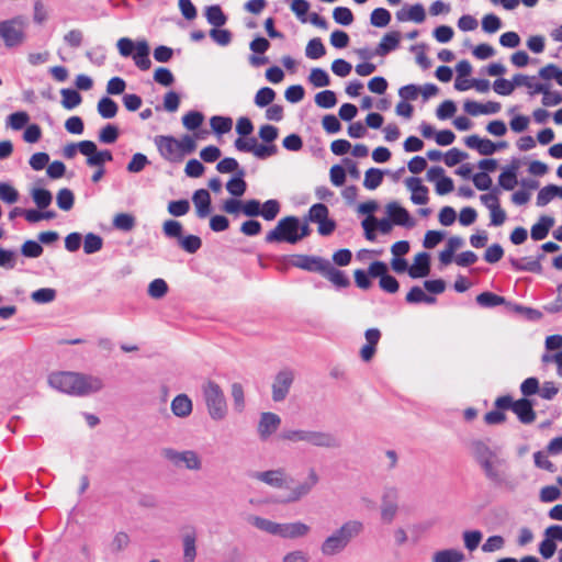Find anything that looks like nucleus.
<instances>
[{"label":"nucleus","instance_id":"14","mask_svg":"<svg viewBox=\"0 0 562 562\" xmlns=\"http://www.w3.org/2000/svg\"><path fill=\"white\" fill-rule=\"evenodd\" d=\"M294 381V372L291 369H283L277 373L272 383V400L282 402L288 396Z\"/></svg>","mask_w":562,"mask_h":562},{"label":"nucleus","instance_id":"58","mask_svg":"<svg viewBox=\"0 0 562 562\" xmlns=\"http://www.w3.org/2000/svg\"><path fill=\"white\" fill-rule=\"evenodd\" d=\"M476 302L483 307H494L503 304L505 299L492 292H483L476 296Z\"/></svg>","mask_w":562,"mask_h":562},{"label":"nucleus","instance_id":"56","mask_svg":"<svg viewBox=\"0 0 562 562\" xmlns=\"http://www.w3.org/2000/svg\"><path fill=\"white\" fill-rule=\"evenodd\" d=\"M280 207L281 206L278 200H267L261 205L260 216H262L266 221H273L280 213Z\"/></svg>","mask_w":562,"mask_h":562},{"label":"nucleus","instance_id":"52","mask_svg":"<svg viewBox=\"0 0 562 562\" xmlns=\"http://www.w3.org/2000/svg\"><path fill=\"white\" fill-rule=\"evenodd\" d=\"M113 226L120 231L130 232L135 226V217L128 213H119L113 218Z\"/></svg>","mask_w":562,"mask_h":562},{"label":"nucleus","instance_id":"8","mask_svg":"<svg viewBox=\"0 0 562 562\" xmlns=\"http://www.w3.org/2000/svg\"><path fill=\"white\" fill-rule=\"evenodd\" d=\"M165 459L172 463L176 468H183L189 471H201L203 461L201 456L194 450H176L172 448H165L161 451Z\"/></svg>","mask_w":562,"mask_h":562},{"label":"nucleus","instance_id":"53","mask_svg":"<svg viewBox=\"0 0 562 562\" xmlns=\"http://www.w3.org/2000/svg\"><path fill=\"white\" fill-rule=\"evenodd\" d=\"M543 91H539L542 94L541 103L544 106H555L562 103V93L559 91H550V87L543 83Z\"/></svg>","mask_w":562,"mask_h":562},{"label":"nucleus","instance_id":"63","mask_svg":"<svg viewBox=\"0 0 562 562\" xmlns=\"http://www.w3.org/2000/svg\"><path fill=\"white\" fill-rule=\"evenodd\" d=\"M333 18L336 23L341 25H350L353 22V14L349 8L337 7L333 11Z\"/></svg>","mask_w":562,"mask_h":562},{"label":"nucleus","instance_id":"47","mask_svg":"<svg viewBox=\"0 0 562 562\" xmlns=\"http://www.w3.org/2000/svg\"><path fill=\"white\" fill-rule=\"evenodd\" d=\"M31 195L34 203L41 210L46 209L53 200L52 193L48 190L42 188L33 189Z\"/></svg>","mask_w":562,"mask_h":562},{"label":"nucleus","instance_id":"54","mask_svg":"<svg viewBox=\"0 0 562 562\" xmlns=\"http://www.w3.org/2000/svg\"><path fill=\"white\" fill-rule=\"evenodd\" d=\"M178 241L179 246L188 254H195L202 246L201 238L195 235L182 236Z\"/></svg>","mask_w":562,"mask_h":562},{"label":"nucleus","instance_id":"50","mask_svg":"<svg viewBox=\"0 0 562 562\" xmlns=\"http://www.w3.org/2000/svg\"><path fill=\"white\" fill-rule=\"evenodd\" d=\"M168 292V284L164 279H155L149 285L147 293L151 299L159 300Z\"/></svg>","mask_w":562,"mask_h":562},{"label":"nucleus","instance_id":"46","mask_svg":"<svg viewBox=\"0 0 562 562\" xmlns=\"http://www.w3.org/2000/svg\"><path fill=\"white\" fill-rule=\"evenodd\" d=\"M517 167L513 166L504 170L498 177L499 186L505 190H513L517 184Z\"/></svg>","mask_w":562,"mask_h":562},{"label":"nucleus","instance_id":"45","mask_svg":"<svg viewBox=\"0 0 562 562\" xmlns=\"http://www.w3.org/2000/svg\"><path fill=\"white\" fill-rule=\"evenodd\" d=\"M60 93L63 97L61 104L67 110H71L81 103L82 98L77 90L63 89Z\"/></svg>","mask_w":562,"mask_h":562},{"label":"nucleus","instance_id":"23","mask_svg":"<svg viewBox=\"0 0 562 562\" xmlns=\"http://www.w3.org/2000/svg\"><path fill=\"white\" fill-rule=\"evenodd\" d=\"M406 187L412 191L411 200L414 204L423 205L428 202V189L416 177H409L405 180Z\"/></svg>","mask_w":562,"mask_h":562},{"label":"nucleus","instance_id":"62","mask_svg":"<svg viewBox=\"0 0 562 562\" xmlns=\"http://www.w3.org/2000/svg\"><path fill=\"white\" fill-rule=\"evenodd\" d=\"M328 218V207L323 203H316L311 206L307 220L313 223H319Z\"/></svg>","mask_w":562,"mask_h":562},{"label":"nucleus","instance_id":"44","mask_svg":"<svg viewBox=\"0 0 562 562\" xmlns=\"http://www.w3.org/2000/svg\"><path fill=\"white\" fill-rule=\"evenodd\" d=\"M383 180V171L378 168H370L366 171L363 186L368 190L376 189Z\"/></svg>","mask_w":562,"mask_h":562},{"label":"nucleus","instance_id":"39","mask_svg":"<svg viewBox=\"0 0 562 562\" xmlns=\"http://www.w3.org/2000/svg\"><path fill=\"white\" fill-rule=\"evenodd\" d=\"M205 16L207 22L214 27H221L227 21V16L224 14L220 5L207 7Z\"/></svg>","mask_w":562,"mask_h":562},{"label":"nucleus","instance_id":"18","mask_svg":"<svg viewBox=\"0 0 562 562\" xmlns=\"http://www.w3.org/2000/svg\"><path fill=\"white\" fill-rule=\"evenodd\" d=\"M366 345L360 349V357L364 362H369L375 355L376 345L381 339V331L378 328H369L364 333Z\"/></svg>","mask_w":562,"mask_h":562},{"label":"nucleus","instance_id":"6","mask_svg":"<svg viewBox=\"0 0 562 562\" xmlns=\"http://www.w3.org/2000/svg\"><path fill=\"white\" fill-rule=\"evenodd\" d=\"M202 392L210 417L216 422L223 420L227 415V404L221 386L209 380L202 385Z\"/></svg>","mask_w":562,"mask_h":562},{"label":"nucleus","instance_id":"57","mask_svg":"<svg viewBox=\"0 0 562 562\" xmlns=\"http://www.w3.org/2000/svg\"><path fill=\"white\" fill-rule=\"evenodd\" d=\"M57 205L63 211H69L74 206L75 196L71 190L64 188L60 189L56 196Z\"/></svg>","mask_w":562,"mask_h":562},{"label":"nucleus","instance_id":"59","mask_svg":"<svg viewBox=\"0 0 562 562\" xmlns=\"http://www.w3.org/2000/svg\"><path fill=\"white\" fill-rule=\"evenodd\" d=\"M276 98V92L269 87L259 89L255 95V104L259 108H265L272 103Z\"/></svg>","mask_w":562,"mask_h":562},{"label":"nucleus","instance_id":"12","mask_svg":"<svg viewBox=\"0 0 562 562\" xmlns=\"http://www.w3.org/2000/svg\"><path fill=\"white\" fill-rule=\"evenodd\" d=\"M369 274L372 278H380L379 285L383 291L392 294L398 291V281L393 276L389 274V269L385 262L373 261L369 266Z\"/></svg>","mask_w":562,"mask_h":562},{"label":"nucleus","instance_id":"15","mask_svg":"<svg viewBox=\"0 0 562 562\" xmlns=\"http://www.w3.org/2000/svg\"><path fill=\"white\" fill-rule=\"evenodd\" d=\"M155 145L161 157L169 161H179L182 159L178 139L173 136L158 135L155 137Z\"/></svg>","mask_w":562,"mask_h":562},{"label":"nucleus","instance_id":"37","mask_svg":"<svg viewBox=\"0 0 562 562\" xmlns=\"http://www.w3.org/2000/svg\"><path fill=\"white\" fill-rule=\"evenodd\" d=\"M245 170H238L235 177H233L227 183L226 189L227 191L234 195V196H241L246 189L247 183L244 180Z\"/></svg>","mask_w":562,"mask_h":562},{"label":"nucleus","instance_id":"34","mask_svg":"<svg viewBox=\"0 0 562 562\" xmlns=\"http://www.w3.org/2000/svg\"><path fill=\"white\" fill-rule=\"evenodd\" d=\"M514 85L516 87H526L529 89V94L535 95L539 93V91H543V83L537 82L536 77L527 76L522 74H517L514 76Z\"/></svg>","mask_w":562,"mask_h":562},{"label":"nucleus","instance_id":"48","mask_svg":"<svg viewBox=\"0 0 562 562\" xmlns=\"http://www.w3.org/2000/svg\"><path fill=\"white\" fill-rule=\"evenodd\" d=\"M391 21V13L384 8H376L371 12L370 23L375 27H385Z\"/></svg>","mask_w":562,"mask_h":562},{"label":"nucleus","instance_id":"7","mask_svg":"<svg viewBox=\"0 0 562 562\" xmlns=\"http://www.w3.org/2000/svg\"><path fill=\"white\" fill-rule=\"evenodd\" d=\"M300 228V220L290 215L281 218L277 226L266 235V243H289L296 244V236Z\"/></svg>","mask_w":562,"mask_h":562},{"label":"nucleus","instance_id":"49","mask_svg":"<svg viewBox=\"0 0 562 562\" xmlns=\"http://www.w3.org/2000/svg\"><path fill=\"white\" fill-rule=\"evenodd\" d=\"M308 81L314 87H327L330 83L329 75L322 68H313L308 76Z\"/></svg>","mask_w":562,"mask_h":562},{"label":"nucleus","instance_id":"33","mask_svg":"<svg viewBox=\"0 0 562 562\" xmlns=\"http://www.w3.org/2000/svg\"><path fill=\"white\" fill-rule=\"evenodd\" d=\"M323 277L328 279L337 288H347L350 285V280L341 270L335 268L328 260V266L322 273Z\"/></svg>","mask_w":562,"mask_h":562},{"label":"nucleus","instance_id":"13","mask_svg":"<svg viewBox=\"0 0 562 562\" xmlns=\"http://www.w3.org/2000/svg\"><path fill=\"white\" fill-rule=\"evenodd\" d=\"M319 476L314 468H310L307 472V477L292 487L284 498V503H296L302 498L306 497L313 488L318 484Z\"/></svg>","mask_w":562,"mask_h":562},{"label":"nucleus","instance_id":"4","mask_svg":"<svg viewBox=\"0 0 562 562\" xmlns=\"http://www.w3.org/2000/svg\"><path fill=\"white\" fill-rule=\"evenodd\" d=\"M280 438L292 443L306 442L316 448L338 449L341 447V441L337 436L324 430L285 429L281 432Z\"/></svg>","mask_w":562,"mask_h":562},{"label":"nucleus","instance_id":"1","mask_svg":"<svg viewBox=\"0 0 562 562\" xmlns=\"http://www.w3.org/2000/svg\"><path fill=\"white\" fill-rule=\"evenodd\" d=\"M48 384L57 391L75 396L94 394L104 387L102 378L75 372H54L48 376Z\"/></svg>","mask_w":562,"mask_h":562},{"label":"nucleus","instance_id":"16","mask_svg":"<svg viewBox=\"0 0 562 562\" xmlns=\"http://www.w3.org/2000/svg\"><path fill=\"white\" fill-rule=\"evenodd\" d=\"M281 418L278 414L265 412L260 414L257 426L258 437L261 441H267L280 427Z\"/></svg>","mask_w":562,"mask_h":562},{"label":"nucleus","instance_id":"41","mask_svg":"<svg viewBox=\"0 0 562 562\" xmlns=\"http://www.w3.org/2000/svg\"><path fill=\"white\" fill-rule=\"evenodd\" d=\"M326 54V48L319 37L310 40L305 48V55L310 59H319Z\"/></svg>","mask_w":562,"mask_h":562},{"label":"nucleus","instance_id":"24","mask_svg":"<svg viewBox=\"0 0 562 562\" xmlns=\"http://www.w3.org/2000/svg\"><path fill=\"white\" fill-rule=\"evenodd\" d=\"M406 187L412 191L411 200L414 204L423 205L428 202V189L416 177H409L405 180Z\"/></svg>","mask_w":562,"mask_h":562},{"label":"nucleus","instance_id":"64","mask_svg":"<svg viewBox=\"0 0 562 562\" xmlns=\"http://www.w3.org/2000/svg\"><path fill=\"white\" fill-rule=\"evenodd\" d=\"M119 133L117 126L108 124L99 132V142L102 144H113L116 142Z\"/></svg>","mask_w":562,"mask_h":562},{"label":"nucleus","instance_id":"25","mask_svg":"<svg viewBox=\"0 0 562 562\" xmlns=\"http://www.w3.org/2000/svg\"><path fill=\"white\" fill-rule=\"evenodd\" d=\"M386 212L390 216V220L395 225L408 227L414 225V223L411 221V215L408 211L401 206L397 202H390L386 205Z\"/></svg>","mask_w":562,"mask_h":562},{"label":"nucleus","instance_id":"43","mask_svg":"<svg viewBox=\"0 0 562 562\" xmlns=\"http://www.w3.org/2000/svg\"><path fill=\"white\" fill-rule=\"evenodd\" d=\"M436 301L434 296L427 295L419 286H413L406 295V302L411 304L427 303L432 304Z\"/></svg>","mask_w":562,"mask_h":562},{"label":"nucleus","instance_id":"30","mask_svg":"<svg viewBox=\"0 0 562 562\" xmlns=\"http://www.w3.org/2000/svg\"><path fill=\"white\" fill-rule=\"evenodd\" d=\"M183 562H194L196 558V531L191 529L182 536Z\"/></svg>","mask_w":562,"mask_h":562},{"label":"nucleus","instance_id":"19","mask_svg":"<svg viewBox=\"0 0 562 562\" xmlns=\"http://www.w3.org/2000/svg\"><path fill=\"white\" fill-rule=\"evenodd\" d=\"M311 527L302 521L280 524L279 536L283 539H297L307 536Z\"/></svg>","mask_w":562,"mask_h":562},{"label":"nucleus","instance_id":"3","mask_svg":"<svg viewBox=\"0 0 562 562\" xmlns=\"http://www.w3.org/2000/svg\"><path fill=\"white\" fill-rule=\"evenodd\" d=\"M475 457L488 481L495 485L505 484L507 469V461L505 458L491 450L484 443L476 445Z\"/></svg>","mask_w":562,"mask_h":562},{"label":"nucleus","instance_id":"42","mask_svg":"<svg viewBox=\"0 0 562 562\" xmlns=\"http://www.w3.org/2000/svg\"><path fill=\"white\" fill-rule=\"evenodd\" d=\"M103 247V239L94 233H88L83 240V251L87 255H92L100 251Z\"/></svg>","mask_w":562,"mask_h":562},{"label":"nucleus","instance_id":"27","mask_svg":"<svg viewBox=\"0 0 562 562\" xmlns=\"http://www.w3.org/2000/svg\"><path fill=\"white\" fill-rule=\"evenodd\" d=\"M513 412L522 424H531L536 419L532 403L527 398L515 401Z\"/></svg>","mask_w":562,"mask_h":562},{"label":"nucleus","instance_id":"29","mask_svg":"<svg viewBox=\"0 0 562 562\" xmlns=\"http://www.w3.org/2000/svg\"><path fill=\"white\" fill-rule=\"evenodd\" d=\"M133 59L140 70H148L150 68L151 61L149 59V46L146 41L136 42V49L133 54Z\"/></svg>","mask_w":562,"mask_h":562},{"label":"nucleus","instance_id":"31","mask_svg":"<svg viewBox=\"0 0 562 562\" xmlns=\"http://www.w3.org/2000/svg\"><path fill=\"white\" fill-rule=\"evenodd\" d=\"M171 412L175 416L184 418L192 413V401L186 394L177 395L171 402Z\"/></svg>","mask_w":562,"mask_h":562},{"label":"nucleus","instance_id":"35","mask_svg":"<svg viewBox=\"0 0 562 562\" xmlns=\"http://www.w3.org/2000/svg\"><path fill=\"white\" fill-rule=\"evenodd\" d=\"M543 256L541 255L538 259H530V258H520V259H516V258H512L509 261H510V265L512 267L515 269V270H519V271H529V272H536V273H539L541 272L542 270V267L540 265V259L542 258Z\"/></svg>","mask_w":562,"mask_h":562},{"label":"nucleus","instance_id":"55","mask_svg":"<svg viewBox=\"0 0 562 562\" xmlns=\"http://www.w3.org/2000/svg\"><path fill=\"white\" fill-rule=\"evenodd\" d=\"M204 115L199 111H189L182 116V124L189 131H194L203 123Z\"/></svg>","mask_w":562,"mask_h":562},{"label":"nucleus","instance_id":"10","mask_svg":"<svg viewBox=\"0 0 562 562\" xmlns=\"http://www.w3.org/2000/svg\"><path fill=\"white\" fill-rule=\"evenodd\" d=\"M250 477L273 488H288L289 482L293 481L283 468L267 471H255L250 474Z\"/></svg>","mask_w":562,"mask_h":562},{"label":"nucleus","instance_id":"36","mask_svg":"<svg viewBox=\"0 0 562 562\" xmlns=\"http://www.w3.org/2000/svg\"><path fill=\"white\" fill-rule=\"evenodd\" d=\"M248 522L261 531L272 536H279L280 522L260 516H250Z\"/></svg>","mask_w":562,"mask_h":562},{"label":"nucleus","instance_id":"28","mask_svg":"<svg viewBox=\"0 0 562 562\" xmlns=\"http://www.w3.org/2000/svg\"><path fill=\"white\" fill-rule=\"evenodd\" d=\"M401 33L397 31H392L386 33L379 45L376 46L374 54L378 56H385L392 50L396 49L400 45Z\"/></svg>","mask_w":562,"mask_h":562},{"label":"nucleus","instance_id":"22","mask_svg":"<svg viewBox=\"0 0 562 562\" xmlns=\"http://www.w3.org/2000/svg\"><path fill=\"white\" fill-rule=\"evenodd\" d=\"M430 272V256L428 252H419L415 256L414 263L408 268V276L413 279L427 277Z\"/></svg>","mask_w":562,"mask_h":562},{"label":"nucleus","instance_id":"26","mask_svg":"<svg viewBox=\"0 0 562 562\" xmlns=\"http://www.w3.org/2000/svg\"><path fill=\"white\" fill-rule=\"evenodd\" d=\"M198 217L205 218L211 213V195L207 190L199 189L192 195Z\"/></svg>","mask_w":562,"mask_h":562},{"label":"nucleus","instance_id":"9","mask_svg":"<svg viewBox=\"0 0 562 562\" xmlns=\"http://www.w3.org/2000/svg\"><path fill=\"white\" fill-rule=\"evenodd\" d=\"M400 491L395 486H386L381 495L380 515L384 524H391L398 513Z\"/></svg>","mask_w":562,"mask_h":562},{"label":"nucleus","instance_id":"38","mask_svg":"<svg viewBox=\"0 0 562 562\" xmlns=\"http://www.w3.org/2000/svg\"><path fill=\"white\" fill-rule=\"evenodd\" d=\"M98 113L103 119H112L116 115L119 106L114 100L109 97H103L98 102Z\"/></svg>","mask_w":562,"mask_h":562},{"label":"nucleus","instance_id":"61","mask_svg":"<svg viewBox=\"0 0 562 562\" xmlns=\"http://www.w3.org/2000/svg\"><path fill=\"white\" fill-rule=\"evenodd\" d=\"M29 121H30L29 114L24 111H19V112H14V113L10 114L8 116L7 123L12 130L19 131V130L23 128L24 126H26Z\"/></svg>","mask_w":562,"mask_h":562},{"label":"nucleus","instance_id":"32","mask_svg":"<svg viewBox=\"0 0 562 562\" xmlns=\"http://www.w3.org/2000/svg\"><path fill=\"white\" fill-rule=\"evenodd\" d=\"M554 224V218L548 215H542L536 224L531 226L530 235L533 240L544 239L550 228Z\"/></svg>","mask_w":562,"mask_h":562},{"label":"nucleus","instance_id":"40","mask_svg":"<svg viewBox=\"0 0 562 562\" xmlns=\"http://www.w3.org/2000/svg\"><path fill=\"white\" fill-rule=\"evenodd\" d=\"M210 124L214 133L223 135L232 130L233 120L228 116L215 115L211 117Z\"/></svg>","mask_w":562,"mask_h":562},{"label":"nucleus","instance_id":"2","mask_svg":"<svg viewBox=\"0 0 562 562\" xmlns=\"http://www.w3.org/2000/svg\"><path fill=\"white\" fill-rule=\"evenodd\" d=\"M364 530L362 521L350 519L334 530L321 543V552L324 557H334L346 550L349 543L359 537Z\"/></svg>","mask_w":562,"mask_h":562},{"label":"nucleus","instance_id":"20","mask_svg":"<svg viewBox=\"0 0 562 562\" xmlns=\"http://www.w3.org/2000/svg\"><path fill=\"white\" fill-rule=\"evenodd\" d=\"M464 144L470 149L476 150L480 155L490 156L497 151V146L488 138H482L479 135H470L464 138Z\"/></svg>","mask_w":562,"mask_h":562},{"label":"nucleus","instance_id":"21","mask_svg":"<svg viewBox=\"0 0 562 562\" xmlns=\"http://www.w3.org/2000/svg\"><path fill=\"white\" fill-rule=\"evenodd\" d=\"M501 103L494 101L480 103L476 101L467 100L463 104L464 111L472 116H477L481 114H496L501 111Z\"/></svg>","mask_w":562,"mask_h":562},{"label":"nucleus","instance_id":"5","mask_svg":"<svg viewBox=\"0 0 562 562\" xmlns=\"http://www.w3.org/2000/svg\"><path fill=\"white\" fill-rule=\"evenodd\" d=\"M27 20L23 15H16L0 21V38L7 48L22 46L26 41Z\"/></svg>","mask_w":562,"mask_h":562},{"label":"nucleus","instance_id":"17","mask_svg":"<svg viewBox=\"0 0 562 562\" xmlns=\"http://www.w3.org/2000/svg\"><path fill=\"white\" fill-rule=\"evenodd\" d=\"M291 263L302 270L322 274L328 266V260L318 256L294 255Z\"/></svg>","mask_w":562,"mask_h":562},{"label":"nucleus","instance_id":"11","mask_svg":"<svg viewBox=\"0 0 562 562\" xmlns=\"http://www.w3.org/2000/svg\"><path fill=\"white\" fill-rule=\"evenodd\" d=\"M79 151L87 157L86 164L89 167H104L105 162L113 160V155L109 149L98 150L92 140H81Z\"/></svg>","mask_w":562,"mask_h":562},{"label":"nucleus","instance_id":"60","mask_svg":"<svg viewBox=\"0 0 562 562\" xmlns=\"http://www.w3.org/2000/svg\"><path fill=\"white\" fill-rule=\"evenodd\" d=\"M31 299L37 304L50 303L56 299V290L52 288H42L31 294Z\"/></svg>","mask_w":562,"mask_h":562},{"label":"nucleus","instance_id":"51","mask_svg":"<svg viewBox=\"0 0 562 562\" xmlns=\"http://www.w3.org/2000/svg\"><path fill=\"white\" fill-rule=\"evenodd\" d=\"M315 103L322 109L334 108L337 103L336 93L331 90H324L315 95Z\"/></svg>","mask_w":562,"mask_h":562}]
</instances>
